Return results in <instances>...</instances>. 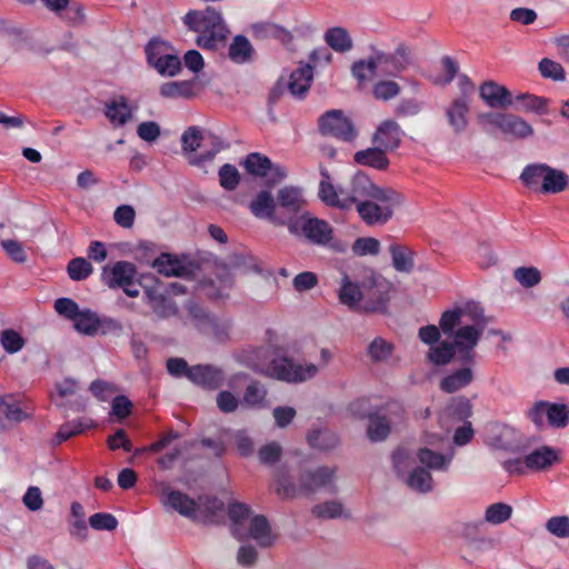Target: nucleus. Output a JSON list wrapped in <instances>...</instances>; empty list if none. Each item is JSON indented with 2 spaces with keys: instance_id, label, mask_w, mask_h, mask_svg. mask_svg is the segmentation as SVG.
Listing matches in <instances>:
<instances>
[{
  "instance_id": "obj_31",
  "label": "nucleus",
  "mask_w": 569,
  "mask_h": 569,
  "mask_svg": "<svg viewBox=\"0 0 569 569\" xmlns=\"http://www.w3.org/2000/svg\"><path fill=\"white\" fill-rule=\"evenodd\" d=\"M353 160L360 166H368L377 170H386L390 163L386 150L379 146L357 151L353 154Z\"/></svg>"
},
{
  "instance_id": "obj_14",
  "label": "nucleus",
  "mask_w": 569,
  "mask_h": 569,
  "mask_svg": "<svg viewBox=\"0 0 569 569\" xmlns=\"http://www.w3.org/2000/svg\"><path fill=\"white\" fill-rule=\"evenodd\" d=\"M519 433L512 427L503 423H490L486 429V443L495 449L520 452L522 446L518 439Z\"/></svg>"
},
{
  "instance_id": "obj_58",
  "label": "nucleus",
  "mask_w": 569,
  "mask_h": 569,
  "mask_svg": "<svg viewBox=\"0 0 569 569\" xmlns=\"http://www.w3.org/2000/svg\"><path fill=\"white\" fill-rule=\"evenodd\" d=\"M0 343L8 353H17L24 345V338L14 329H4L0 332Z\"/></svg>"
},
{
  "instance_id": "obj_62",
  "label": "nucleus",
  "mask_w": 569,
  "mask_h": 569,
  "mask_svg": "<svg viewBox=\"0 0 569 569\" xmlns=\"http://www.w3.org/2000/svg\"><path fill=\"white\" fill-rule=\"evenodd\" d=\"M400 86L392 80L378 81L372 88V94L377 100L388 101L400 93Z\"/></svg>"
},
{
  "instance_id": "obj_38",
  "label": "nucleus",
  "mask_w": 569,
  "mask_h": 569,
  "mask_svg": "<svg viewBox=\"0 0 569 569\" xmlns=\"http://www.w3.org/2000/svg\"><path fill=\"white\" fill-rule=\"evenodd\" d=\"M183 307L187 311V319L200 333H202L214 313H211L194 300L186 301Z\"/></svg>"
},
{
  "instance_id": "obj_43",
  "label": "nucleus",
  "mask_w": 569,
  "mask_h": 569,
  "mask_svg": "<svg viewBox=\"0 0 569 569\" xmlns=\"http://www.w3.org/2000/svg\"><path fill=\"white\" fill-rule=\"evenodd\" d=\"M568 176L560 170L547 166L545 179L541 183L540 193H559L567 188Z\"/></svg>"
},
{
  "instance_id": "obj_48",
  "label": "nucleus",
  "mask_w": 569,
  "mask_h": 569,
  "mask_svg": "<svg viewBox=\"0 0 569 569\" xmlns=\"http://www.w3.org/2000/svg\"><path fill=\"white\" fill-rule=\"evenodd\" d=\"M248 173L264 178L271 168V160L259 152L249 153L242 162Z\"/></svg>"
},
{
  "instance_id": "obj_19",
  "label": "nucleus",
  "mask_w": 569,
  "mask_h": 569,
  "mask_svg": "<svg viewBox=\"0 0 569 569\" xmlns=\"http://www.w3.org/2000/svg\"><path fill=\"white\" fill-rule=\"evenodd\" d=\"M224 379V371L209 363L191 366L189 371V380L206 390H218L223 386Z\"/></svg>"
},
{
  "instance_id": "obj_25",
  "label": "nucleus",
  "mask_w": 569,
  "mask_h": 569,
  "mask_svg": "<svg viewBox=\"0 0 569 569\" xmlns=\"http://www.w3.org/2000/svg\"><path fill=\"white\" fill-rule=\"evenodd\" d=\"M402 131L393 120L382 121L373 134L372 142L385 150H395L400 146Z\"/></svg>"
},
{
  "instance_id": "obj_9",
  "label": "nucleus",
  "mask_w": 569,
  "mask_h": 569,
  "mask_svg": "<svg viewBox=\"0 0 569 569\" xmlns=\"http://www.w3.org/2000/svg\"><path fill=\"white\" fill-rule=\"evenodd\" d=\"M137 274V267L132 262L120 260L102 268L101 280L110 289H122L128 297L137 298L140 295Z\"/></svg>"
},
{
  "instance_id": "obj_3",
  "label": "nucleus",
  "mask_w": 569,
  "mask_h": 569,
  "mask_svg": "<svg viewBox=\"0 0 569 569\" xmlns=\"http://www.w3.org/2000/svg\"><path fill=\"white\" fill-rule=\"evenodd\" d=\"M372 54L357 60L351 66V73L359 83L369 81L378 72L387 77H397L411 63L410 49L401 43L393 52H385L371 47Z\"/></svg>"
},
{
  "instance_id": "obj_46",
  "label": "nucleus",
  "mask_w": 569,
  "mask_h": 569,
  "mask_svg": "<svg viewBox=\"0 0 569 569\" xmlns=\"http://www.w3.org/2000/svg\"><path fill=\"white\" fill-rule=\"evenodd\" d=\"M318 196L320 200L329 207L348 210L347 198H341L337 188L330 181H320Z\"/></svg>"
},
{
  "instance_id": "obj_6",
  "label": "nucleus",
  "mask_w": 569,
  "mask_h": 569,
  "mask_svg": "<svg viewBox=\"0 0 569 569\" xmlns=\"http://www.w3.org/2000/svg\"><path fill=\"white\" fill-rule=\"evenodd\" d=\"M388 198H369L356 204V210L367 226H383L393 216L395 209L403 202L402 196L392 188H386Z\"/></svg>"
},
{
  "instance_id": "obj_12",
  "label": "nucleus",
  "mask_w": 569,
  "mask_h": 569,
  "mask_svg": "<svg viewBox=\"0 0 569 569\" xmlns=\"http://www.w3.org/2000/svg\"><path fill=\"white\" fill-rule=\"evenodd\" d=\"M483 329L477 326H462L458 328L453 335L452 346L458 352V361L461 365H476V351L475 348L478 345Z\"/></svg>"
},
{
  "instance_id": "obj_24",
  "label": "nucleus",
  "mask_w": 569,
  "mask_h": 569,
  "mask_svg": "<svg viewBox=\"0 0 569 569\" xmlns=\"http://www.w3.org/2000/svg\"><path fill=\"white\" fill-rule=\"evenodd\" d=\"M472 367L462 365L461 368L446 375L439 381V389L446 393H455L465 389L475 379Z\"/></svg>"
},
{
  "instance_id": "obj_55",
  "label": "nucleus",
  "mask_w": 569,
  "mask_h": 569,
  "mask_svg": "<svg viewBox=\"0 0 569 569\" xmlns=\"http://www.w3.org/2000/svg\"><path fill=\"white\" fill-rule=\"evenodd\" d=\"M267 397V389L258 380H251L247 386L242 402L249 407H260Z\"/></svg>"
},
{
  "instance_id": "obj_10",
  "label": "nucleus",
  "mask_w": 569,
  "mask_h": 569,
  "mask_svg": "<svg viewBox=\"0 0 569 569\" xmlns=\"http://www.w3.org/2000/svg\"><path fill=\"white\" fill-rule=\"evenodd\" d=\"M318 129L322 136H331L346 142L355 140L358 134L352 121L342 110L338 109L329 110L320 116Z\"/></svg>"
},
{
  "instance_id": "obj_50",
  "label": "nucleus",
  "mask_w": 569,
  "mask_h": 569,
  "mask_svg": "<svg viewBox=\"0 0 569 569\" xmlns=\"http://www.w3.org/2000/svg\"><path fill=\"white\" fill-rule=\"evenodd\" d=\"M231 327L232 325L228 319L214 315L201 335L211 337L217 342H224L229 339Z\"/></svg>"
},
{
  "instance_id": "obj_49",
  "label": "nucleus",
  "mask_w": 569,
  "mask_h": 569,
  "mask_svg": "<svg viewBox=\"0 0 569 569\" xmlns=\"http://www.w3.org/2000/svg\"><path fill=\"white\" fill-rule=\"evenodd\" d=\"M417 458L421 465L429 469L446 471L449 467L451 457H446L440 452H436L429 448H421Z\"/></svg>"
},
{
  "instance_id": "obj_45",
  "label": "nucleus",
  "mask_w": 569,
  "mask_h": 569,
  "mask_svg": "<svg viewBox=\"0 0 569 569\" xmlns=\"http://www.w3.org/2000/svg\"><path fill=\"white\" fill-rule=\"evenodd\" d=\"M194 80L171 81L160 87V94L164 98H186L194 97Z\"/></svg>"
},
{
  "instance_id": "obj_26",
  "label": "nucleus",
  "mask_w": 569,
  "mask_h": 569,
  "mask_svg": "<svg viewBox=\"0 0 569 569\" xmlns=\"http://www.w3.org/2000/svg\"><path fill=\"white\" fill-rule=\"evenodd\" d=\"M251 513V508L246 503L232 502L228 506V516L231 521L230 530L232 536L239 541L248 538L246 523Z\"/></svg>"
},
{
  "instance_id": "obj_35",
  "label": "nucleus",
  "mask_w": 569,
  "mask_h": 569,
  "mask_svg": "<svg viewBox=\"0 0 569 569\" xmlns=\"http://www.w3.org/2000/svg\"><path fill=\"white\" fill-rule=\"evenodd\" d=\"M97 423L90 418H79L61 425L56 433V445H60L71 437L82 433L87 429L96 428Z\"/></svg>"
},
{
  "instance_id": "obj_13",
  "label": "nucleus",
  "mask_w": 569,
  "mask_h": 569,
  "mask_svg": "<svg viewBox=\"0 0 569 569\" xmlns=\"http://www.w3.org/2000/svg\"><path fill=\"white\" fill-rule=\"evenodd\" d=\"M153 283L144 287L147 303L160 319H168L177 316L179 309L177 303L168 297L169 290L163 282L152 279Z\"/></svg>"
},
{
  "instance_id": "obj_42",
  "label": "nucleus",
  "mask_w": 569,
  "mask_h": 569,
  "mask_svg": "<svg viewBox=\"0 0 569 569\" xmlns=\"http://www.w3.org/2000/svg\"><path fill=\"white\" fill-rule=\"evenodd\" d=\"M367 436L371 442H380L388 438L391 432L390 421L386 416L376 412L369 419Z\"/></svg>"
},
{
  "instance_id": "obj_2",
  "label": "nucleus",
  "mask_w": 569,
  "mask_h": 569,
  "mask_svg": "<svg viewBox=\"0 0 569 569\" xmlns=\"http://www.w3.org/2000/svg\"><path fill=\"white\" fill-rule=\"evenodd\" d=\"M189 31L196 32V44L203 50L217 51L226 46L229 29L221 13L212 7L204 10H189L182 18Z\"/></svg>"
},
{
  "instance_id": "obj_22",
  "label": "nucleus",
  "mask_w": 569,
  "mask_h": 569,
  "mask_svg": "<svg viewBox=\"0 0 569 569\" xmlns=\"http://www.w3.org/2000/svg\"><path fill=\"white\" fill-rule=\"evenodd\" d=\"M313 80V67L310 63L300 62L287 80L289 93L296 99H305Z\"/></svg>"
},
{
  "instance_id": "obj_11",
  "label": "nucleus",
  "mask_w": 569,
  "mask_h": 569,
  "mask_svg": "<svg viewBox=\"0 0 569 569\" xmlns=\"http://www.w3.org/2000/svg\"><path fill=\"white\" fill-rule=\"evenodd\" d=\"M269 371L278 380L297 383L313 378L318 372V367L313 363L302 366L288 357H282L270 362Z\"/></svg>"
},
{
  "instance_id": "obj_27",
  "label": "nucleus",
  "mask_w": 569,
  "mask_h": 569,
  "mask_svg": "<svg viewBox=\"0 0 569 569\" xmlns=\"http://www.w3.org/2000/svg\"><path fill=\"white\" fill-rule=\"evenodd\" d=\"M199 506V519L197 522L202 525H216L219 521V515L224 510V503L216 496L201 495L197 499Z\"/></svg>"
},
{
  "instance_id": "obj_21",
  "label": "nucleus",
  "mask_w": 569,
  "mask_h": 569,
  "mask_svg": "<svg viewBox=\"0 0 569 569\" xmlns=\"http://www.w3.org/2000/svg\"><path fill=\"white\" fill-rule=\"evenodd\" d=\"M306 201L302 197L301 189L293 186H284L278 190L276 204L277 209L283 210L282 218H298Z\"/></svg>"
},
{
  "instance_id": "obj_20",
  "label": "nucleus",
  "mask_w": 569,
  "mask_h": 569,
  "mask_svg": "<svg viewBox=\"0 0 569 569\" xmlns=\"http://www.w3.org/2000/svg\"><path fill=\"white\" fill-rule=\"evenodd\" d=\"M479 96L491 109H508L513 104L511 91L496 81H485L479 88Z\"/></svg>"
},
{
  "instance_id": "obj_56",
  "label": "nucleus",
  "mask_w": 569,
  "mask_h": 569,
  "mask_svg": "<svg viewBox=\"0 0 569 569\" xmlns=\"http://www.w3.org/2000/svg\"><path fill=\"white\" fill-rule=\"evenodd\" d=\"M67 272L73 281H81L87 279L93 272V267L84 258L78 257L69 261Z\"/></svg>"
},
{
  "instance_id": "obj_34",
  "label": "nucleus",
  "mask_w": 569,
  "mask_h": 569,
  "mask_svg": "<svg viewBox=\"0 0 569 569\" xmlns=\"http://www.w3.org/2000/svg\"><path fill=\"white\" fill-rule=\"evenodd\" d=\"M28 418L14 401L0 398V431L9 429L12 425L19 423Z\"/></svg>"
},
{
  "instance_id": "obj_64",
  "label": "nucleus",
  "mask_w": 569,
  "mask_h": 569,
  "mask_svg": "<svg viewBox=\"0 0 569 569\" xmlns=\"http://www.w3.org/2000/svg\"><path fill=\"white\" fill-rule=\"evenodd\" d=\"M546 529L558 538L569 537V517L555 516L547 520Z\"/></svg>"
},
{
  "instance_id": "obj_60",
  "label": "nucleus",
  "mask_w": 569,
  "mask_h": 569,
  "mask_svg": "<svg viewBox=\"0 0 569 569\" xmlns=\"http://www.w3.org/2000/svg\"><path fill=\"white\" fill-rule=\"evenodd\" d=\"M218 174H219L220 186L223 189H226L228 191H233L239 186L240 173L234 166L229 164V163L223 164L219 169Z\"/></svg>"
},
{
  "instance_id": "obj_59",
  "label": "nucleus",
  "mask_w": 569,
  "mask_h": 569,
  "mask_svg": "<svg viewBox=\"0 0 569 569\" xmlns=\"http://www.w3.org/2000/svg\"><path fill=\"white\" fill-rule=\"evenodd\" d=\"M540 74L546 79L553 81H563L566 79V72L563 67L549 58H543L538 64Z\"/></svg>"
},
{
  "instance_id": "obj_1",
  "label": "nucleus",
  "mask_w": 569,
  "mask_h": 569,
  "mask_svg": "<svg viewBox=\"0 0 569 569\" xmlns=\"http://www.w3.org/2000/svg\"><path fill=\"white\" fill-rule=\"evenodd\" d=\"M391 289V282L371 272L361 283L352 282L345 276L338 296L340 302L352 311L387 315Z\"/></svg>"
},
{
  "instance_id": "obj_32",
  "label": "nucleus",
  "mask_w": 569,
  "mask_h": 569,
  "mask_svg": "<svg viewBox=\"0 0 569 569\" xmlns=\"http://www.w3.org/2000/svg\"><path fill=\"white\" fill-rule=\"evenodd\" d=\"M247 535L248 538L254 539L261 548H268L272 546L274 541L271 535L270 523L262 515H257L251 518Z\"/></svg>"
},
{
  "instance_id": "obj_53",
  "label": "nucleus",
  "mask_w": 569,
  "mask_h": 569,
  "mask_svg": "<svg viewBox=\"0 0 569 569\" xmlns=\"http://www.w3.org/2000/svg\"><path fill=\"white\" fill-rule=\"evenodd\" d=\"M254 31L258 36L264 38H273L279 40L283 44H288L292 41L293 37L291 32L281 26L266 22L254 27Z\"/></svg>"
},
{
  "instance_id": "obj_7",
  "label": "nucleus",
  "mask_w": 569,
  "mask_h": 569,
  "mask_svg": "<svg viewBox=\"0 0 569 569\" xmlns=\"http://www.w3.org/2000/svg\"><path fill=\"white\" fill-rule=\"evenodd\" d=\"M181 143L184 152H194L203 146L210 147L209 150H206L190 159L189 162L192 166H201L211 161L218 152L228 147L216 134H208L204 137L201 130L197 127H189L182 133Z\"/></svg>"
},
{
  "instance_id": "obj_23",
  "label": "nucleus",
  "mask_w": 569,
  "mask_h": 569,
  "mask_svg": "<svg viewBox=\"0 0 569 569\" xmlns=\"http://www.w3.org/2000/svg\"><path fill=\"white\" fill-rule=\"evenodd\" d=\"M153 267L166 277L191 279L193 276L191 264H186L181 259L171 253H161L154 260Z\"/></svg>"
},
{
  "instance_id": "obj_44",
  "label": "nucleus",
  "mask_w": 569,
  "mask_h": 569,
  "mask_svg": "<svg viewBox=\"0 0 569 569\" xmlns=\"http://www.w3.org/2000/svg\"><path fill=\"white\" fill-rule=\"evenodd\" d=\"M389 250L397 271L410 273L413 270V252L409 248L393 243Z\"/></svg>"
},
{
  "instance_id": "obj_29",
  "label": "nucleus",
  "mask_w": 569,
  "mask_h": 569,
  "mask_svg": "<svg viewBox=\"0 0 569 569\" xmlns=\"http://www.w3.org/2000/svg\"><path fill=\"white\" fill-rule=\"evenodd\" d=\"M559 461V452L549 446H542L526 455L527 468L531 471L547 470Z\"/></svg>"
},
{
  "instance_id": "obj_40",
  "label": "nucleus",
  "mask_w": 569,
  "mask_h": 569,
  "mask_svg": "<svg viewBox=\"0 0 569 569\" xmlns=\"http://www.w3.org/2000/svg\"><path fill=\"white\" fill-rule=\"evenodd\" d=\"M458 358V352L450 341H441L438 346L430 347L427 353V360L437 366H447L455 358Z\"/></svg>"
},
{
  "instance_id": "obj_41",
  "label": "nucleus",
  "mask_w": 569,
  "mask_h": 569,
  "mask_svg": "<svg viewBox=\"0 0 569 569\" xmlns=\"http://www.w3.org/2000/svg\"><path fill=\"white\" fill-rule=\"evenodd\" d=\"M547 166L546 163H531L526 166L520 174V180L523 186L535 192H540Z\"/></svg>"
},
{
  "instance_id": "obj_61",
  "label": "nucleus",
  "mask_w": 569,
  "mask_h": 569,
  "mask_svg": "<svg viewBox=\"0 0 569 569\" xmlns=\"http://www.w3.org/2000/svg\"><path fill=\"white\" fill-rule=\"evenodd\" d=\"M513 278L525 288H532L541 281V273L536 267H519Z\"/></svg>"
},
{
  "instance_id": "obj_47",
  "label": "nucleus",
  "mask_w": 569,
  "mask_h": 569,
  "mask_svg": "<svg viewBox=\"0 0 569 569\" xmlns=\"http://www.w3.org/2000/svg\"><path fill=\"white\" fill-rule=\"evenodd\" d=\"M73 323L78 332L87 336H93L99 331L100 317L90 309H84L79 312V316L76 317Z\"/></svg>"
},
{
  "instance_id": "obj_39",
  "label": "nucleus",
  "mask_w": 569,
  "mask_h": 569,
  "mask_svg": "<svg viewBox=\"0 0 569 569\" xmlns=\"http://www.w3.org/2000/svg\"><path fill=\"white\" fill-rule=\"evenodd\" d=\"M307 442L313 449L331 450L338 446L339 438L330 429H312L307 435Z\"/></svg>"
},
{
  "instance_id": "obj_16",
  "label": "nucleus",
  "mask_w": 569,
  "mask_h": 569,
  "mask_svg": "<svg viewBox=\"0 0 569 569\" xmlns=\"http://www.w3.org/2000/svg\"><path fill=\"white\" fill-rule=\"evenodd\" d=\"M162 42L157 39L149 41L146 47L147 60L150 64H153L161 76L174 77L182 69L181 60L176 54L160 56L159 48Z\"/></svg>"
},
{
  "instance_id": "obj_8",
  "label": "nucleus",
  "mask_w": 569,
  "mask_h": 569,
  "mask_svg": "<svg viewBox=\"0 0 569 569\" xmlns=\"http://www.w3.org/2000/svg\"><path fill=\"white\" fill-rule=\"evenodd\" d=\"M290 233L303 234L312 244L327 246L333 238V229L326 220L303 213L298 218H288L286 223Z\"/></svg>"
},
{
  "instance_id": "obj_17",
  "label": "nucleus",
  "mask_w": 569,
  "mask_h": 569,
  "mask_svg": "<svg viewBox=\"0 0 569 569\" xmlns=\"http://www.w3.org/2000/svg\"><path fill=\"white\" fill-rule=\"evenodd\" d=\"M161 501L164 506L170 507L182 517L196 522L199 519V506L197 499L191 498L189 495L166 487L162 489Z\"/></svg>"
},
{
  "instance_id": "obj_28",
  "label": "nucleus",
  "mask_w": 569,
  "mask_h": 569,
  "mask_svg": "<svg viewBox=\"0 0 569 569\" xmlns=\"http://www.w3.org/2000/svg\"><path fill=\"white\" fill-rule=\"evenodd\" d=\"M469 111L470 101H465V98L453 99L447 108L446 116L456 134H460L467 129Z\"/></svg>"
},
{
  "instance_id": "obj_30",
  "label": "nucleus",
  "mask_w": 569,
  "mask_h": 569,
  "mask_svg": "<svg viewBox=\"0 0 569 569\" xmlns=\"http://www.w3.org/2000/svg\"><path fill=\"white\" fill-rule=\"evenodd\" d=\"M104 116L116 127H122L132 118V110L128 100L123 96L110 100L106 103Z\"/></svg>"
},
{
  "instance_id": "obj_33",
  "label": "nucleus",
  "mask_w": 569,
  "mask_h": 569,
  "mask_svg": "<svg viewBox=\"0 0 569 569\" xmlns=\"http://www.w3.org/2000/svg\"><path fill=\"white\" fill-rule=\"evenodd\" d=\"M513 108L519 112L548 113V99L531 93H520L513 97Z\"/></svg>"
},
{
  "instance_id": "obj_57",
  "label": "nucleus",
  "mask_w": 569,
  "mask_h": 569,
  "mask_svg": "<svg viewBox=\"0 0 569 569\" xmlns=\"http://www.w3.org/2000/svg\"><path fill=\"white\" fill-rule=\"evenodd\" d=\"M512 515L511 506L503 502H496L490 505L485 512V521L492 525H500L508 519H510Z\"/></svg>"
},
{
  "instance_id": "obj_4",
  "label": "nucleus",
  "mask_w": 569,
  "mask_h": 569,
  "mask_svg": "<svg viewBox=\"0 0 569 569\" xmlns=\"http://www.w3.org/2000/svg\"><path fill=\"white\" fill-rule=\"evenodd\" d=\"M333 477L335 469L326 466L315 470L307 469L300 472L298 487L286 477L278 479L276 493L282 499L295 498L298 493L311 495L320 489H329L333 493L336 492Z\"/></svg>"
},
{
  "instance_id": "obj_51",
  "label": "nucleus",
  "mask_w": 569,
  "mask_h": 569,
  "mask_svg": "<svg viewBox=\"0 0 569 569\" xmlns=\"http://www.w3.org/2000/svg\"><path fill=\"white\" fill-rule=\"evenodd\" d=\"M432 482L431 473L422 467H416L407 479V485L411 489L422 493L429 492L432 489Z\"/></svg>"
},
{
  "instance_id": "obj_63",
  "label": "nucleus",
  "mask_w": 569,
  "mask_h": 569,
  "mask_svg": "<svg viewBox=\"0 0 569 569\" xmlns=\"http://www.w3.org/2000/svg\"><path fill=\"white\" fill-rule=\"evenodd\" d=\"M343 507L340 502L331 500L316 505L311 512L319 519H336L341 516Z\"/></svg>"
},
{
  "instance_id": "obj_54",
  "label": "nucleus",
  "mask_w": 569,
  "mask_h": 569,
  "mask_svg": "<svg viewBox=\"0 0 569 569\" xmlns=\"http://www.w3.org/2000/svg\"><path fill=\"white\" fill-rule=\"evenodd\" d=\"M548 423L553 428H565L569 423V406L565 403L549 402V410L546 411Z\"/></svg>"
},
{
  "instance_id": "obj_52",
  "label": "nucleus",
  "mask_w": 569,
  "mask_h": 569,
  "mask_svg": "<svg viewBox=\"0 0 569 569\" xmlns=\"http://www.w3.org/2000/svg\"><path fill=\"white\" fill-rule=\"evenodd\" d=\"M395 350V345L381 337L375 338L367 348V353L373 362L388 360Z\"/></svg>"
},
{
  "instance_id": "obj_5",
  "label": "nucleus",
  "mask_w": 569,
  "mask_h": 569,
  "mask_svg": "<svg viewBox=\"0 0 569 569\" xmlns=\"http://www.w3.org/2000/svg\"><path fill=\"white\" fill-rule=\"evenodd\" d=\"M477 123L487 133L491 134L495 130H499L507 138L515 140H526L535 134L528 121L510 112H481L477 116Z\"/></svg>"
},
{
  "instance_id": "obj_18",
  "label": "nucleus",
  "mask_w": 569,
  "mask_h": 569,
  "mask_svg": "<svg viewBox=\"0 0 569 569\" xmlns=\"http://www.w3.org/2000/svg\"><path fill=\"white\" fill-rule=\"evenodd\" d=\"M251 213L258 219H266L276 226H286L288 218L277 212L276 199L268 190H261L249 203Z\"/></svg>"
},
{
  "instance_id": "obj_37",
  "label": "nucleus",
  "mask_w": 569,
  "mask_h": 569,
  "mask_svg": "<svg viewBox=\"0 0 569 569\" xmlns=\"http://www.w3.org/2000/svg\"><path fill=\"white\" fill-rule=\"evenodd\" d=\"M326 43L336 52H347L352 49L353 41L346 28H329L323 36Z\"/></svg>"
},
{
  "instance_id": "obj_36",
  "label": "nucleus",
  "mask_w": 569,
  "mask_h": 569,
  "mask_svg": "<svg viewBox=\"0 0 569 569\" xmlns=\"http://www.w3.org/2000/svg\"><path fill=\"white\" fill-rule=\"evenodd\" d=\"M254 49L248 38L238 34L233 38L229 46V58L238 64L250 62L253 58Z\"/></svg>"
},
{
  "instance_id": "obj_15",
  "label": "nucleus",
  "mask_w": 569,
  "mask_h": 569,
  "mask_svg": "<svg viewBox=\"0 0 569 569\" xmlns=\"http://www.w3.org/2000/svg\"><path fill=\"white\" fill-rule=\"evenodd\" d=\"M387 187L375 184L367 173L358 171L350 182V197L347 198L348 210H350L353 204H358L369 198L390 200L386 194L388 192L383 191Z\"/></svg>"
}]
</instances>
